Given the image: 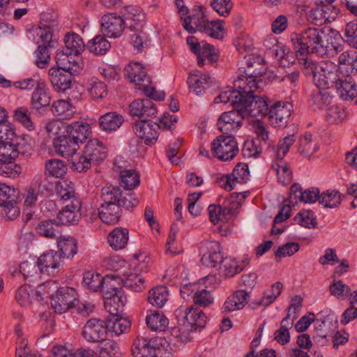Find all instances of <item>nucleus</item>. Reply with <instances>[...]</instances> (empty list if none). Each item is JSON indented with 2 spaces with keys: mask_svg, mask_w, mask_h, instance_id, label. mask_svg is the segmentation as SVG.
Segmentation results:
<instances>
[{
  "mask_svg": "<svg viewBox=\"0 0 357 357\" xmlns=\"http://www.w3.org/2000/svg\"><path fill=\"white\" fill-rule=\"evenodd\" d=\"M293 321H290V315L287 316L282 320L280 327L274 333L275 340L281 345H284L290 341V333L289 330L292 327Z\"/></svg>",
  "mask_w": 357,
  "mask_h": 357,
  "instance_id": "3c124183",
  "label": "nucleus"
},
{
  "mask_svg": "<svg viewBox=\"0 0 357 357\" xmlns=\"http://www.w3.org/2000/svg\"><path fill=\"white\" fill-rule=\"evenodd\" d=\"M121 185L126 190H132L139 184V176L134 169H124L120 174Z\"/></svg>",
  "mask_w": 357,
  "mask_h": 357,
  "instance_id": "4d7b16f0",
  "label": "nucleus"
},
{
  "mask_svg": "<svg viewBox=\"0 0 357 357\" xmlns=\"http://www.w3.org/2000/svg\"><path fill=\"white\" fill-rule=\"evenodd\" d=\"M56 25V22L53 20L51 24H44L38 29L37 35L43 43L41 45H45L50 48L55 47V45L57 43V37L54 33V31Z\"/></svg>",
  "mask_w": 357,
  "mask_h": 357,
  "instance_id": "e433bc0d",
  "label": "nucleus"
},
{
  "mask_svg": "<svg viewBox=\"0 0 357 357\" xmlns=\"http://www.w3.org/2000/svg\"><path fill=\"white\" fill-rule=\"evenodd\" d=\"M221 274L227 278H230L242 271L239 261L231 257H225L220 266Z\"/></svg>",
  "mask_w": 357,
  "mask_h": 357,
  "instance_id": "5fc2aeb1",
  "label": "nucleus"
},
{
  "mask_svg": "<svg viewBox=\"0 0 357 357\" xmlns=\"http://www.w3.org/2000/svg\"><path fill=\"white\" fill-rule=\"evenodd\" d=\"M118 279V281L122 282L124 287L135 292L142 291L146 288L144 278L140 274L124 273L122 278Z\"/></svg>",
  "mask_w": 357,
  "mask_h": 357,
  "instance_id": "a19ab883",
  "label": "nucleus"
},
{
  "mask_svg": "<svg viewBox=\"0 0 357 357\" xmlns=\"http://www.w3.org/2000/svg\"><path fill=\"white\" fill-rule=\"evenodd\" d=\"M48 75L55 90L65 91L70 88L73 75L55 67L49 70Z\"/></svg>",
  "mask_w": 357,
  "mask_h": 357,
  "instance_id": "393cba45",
  "label": "nucleus"
},
{
  "mask_svg": "<svg viewBox=\"0 0 357 357\" xmlns=\"http://www.w3.org/2000/svg\"><path fill=\"white\" fill-rule=\"evenodd\" d=\"M168 299V291L165 286L156 287L149 292L148 300L152 305L162 307Z\"/></svg>",
  "mask_w": 357,
  "mask_h": 357,
  "instance_id": "603ef678",
  "label": "nucleus"
},
{
  "mask_svg": "<svg viewBox=\"0 0 357 357\" xmlns=\"http://www.w3.org/2000/svg\"><path fill=\"white\" fill-rule=\"evenodd\" d=\"M14 119L28 130L32 131L35 129V125L31 118V112L26 107L17 108L14 112Z\"/></svg>",
  "mask_w": 357,
  "mask_h": 357,
  "instance_id": "e2e57ef3",
  "label": "nucleus"
},
{
  "mask_svg": "<svg viewBox=\"0 0 357 357\" xmlns=\"http://www.w3.org/2000/svg\"><path fill=\"white\" fill-rule=\"evenodd\" d=\"M129 231L126 228L116 227L112 230L107 236V242L114 250L123 249L128 241Z\"/></svg>",
  "mask_w": 357,
  "mask_h": 357,
  "instance_id": "7c9ffc66",
  "label": "nucleus"
},
{
  "mask_svg": "<svg viewBox=\"0 0 357 357\" xmlns=\"http://www.w3.org/2000/svg\"><path fill=\"white\" fill-rule=\"evenodd\" d=\"M326 89L317 86L310 95V100L319 109H322L331 102V97Z\"/></svg>",
  "mask_w": 357,
  "mask_h": 357,
  "instance_id": "bf43d9fd",
  "label": "nucleus"
},
{
  "mask_svg": "<svg viewBox=\"0 0 357 357\" xmlns=\"http://www.w3.org/2000/svg\"><path fill=\"white\" fill-rule=\"evenodd\" d=\"M333 86L343 100H352L357 96V85L347 68V71L340 73V79Z\"/></svg>",
  "mask_w": 357,
  "mask_h": 357,
  "instance_id": "4468645a",
  "label": "nucleus"
},
{
  "mask_svg": "<svg viewBox=\"0 0 357 357\" xmlns=\"http://www.w3.org/2000/svg\"><path fill=\"white\" fill-rule=\"evenodd\" d=\"M118 280L116 277L112 286H109L103 291L104 306L109 314H119L122 312L127 301L124 291L116 286Z\"/></svg>",
  "mask_w": 357,
  "mask_h": 357,
  "instance_id": "0eeeda50",
  "label": "nucleus"
},
{
  "mask_svg": "<svg viewBox=\"0 0 357 357\" xmlns=\"http://www.w3.org/2000/svg\"><path fill=\"white\" fill-rule=\"evenodd\" d=\"M105 323L107 332L109 331L115 335H119L128 331L131 325L128 319L119 317V314H110Z\"/></svg>",
  "mask_w": 357,
  "mask_h": 357,
  "instance_id": "72a5a7b5",
  "label": "nucleus"
},
{
  "mask_svg": "<svg viewBox=\"0 0 357 357\" xmlns=\"http://www.w3.org/2000/svg\"><path fill=\"white\" fill-rule=\"evenodd\" d=\"M318 150V143L310 132H305L299 137L298 151L303 157L310 159Z\"/></svg>",
  "mask_w": 357,
  "mask_h": 357,
  "instance_id": "c756f323",
  "label": "nucleus"
},
{
  "mask_svg": "<svg viewBox=\"0 0 357 357\" xmlns=\"http://www.w3.org/2000/svg\"><path fill=\"white\" fill-rule=\"evenodd\" d=\"M66 134L77 144L84 143L91 133L89 125L83 121H75L66 127Z\"/></svg>",
  "mask_w": 357,
  "mask_h": 357,
  "instance_id": "412c9836",
  "label": "nucleus"
},
{
  "mask_svg": "<svg viewBox=\"0 0 357 357\" xmlns=\"http://www.w3.org/2000/svg\"><path fill=\"white\" fill-rule=\"evenodd\" d=\"M158 113L157 108L149 98L137 99L130 105V114L133 116L144 117L145 119L155 117Z\"/></svg>",
  "mask_w": 357,
  "mask_h": 357,
  "instance_id": "6ab92c4d",
  "label": "nucleus"
},
{
  "mask_svg": "<svg viewBox=\"0 0 357 357\" xmlns=\"http://www.w3.org/2000/svg\"><path fill=\"white\" fill-rule=\"evenodd\" d=\"M192 12L191 15L181 16L183 27L190 33H195L196 30L202 32L208 20L201 8H195Z\"/></svg>",
  "mask_w": 357,
  "mask_h": 357,
  "instance_id": "f3484780",
  "label": "nucleus"
},
{
  "mask_svg": "<svg viewBox=\"0 0 357 357\" xmlns=\"http://www.w3.org/2000/svg\"><path fill=\"white\" fill-rule=\"evenodd\" d=\"M52 112L59 119H70L75 114V107L68 100H58L52 103Z\"/></svg>",
  "mask_w": 357,
  "mask_h": 357,
  "instance_id": "37998d69",
  "label": "nucleus"
},
{
  "mask_svg": "<svg viewBox=\"0 0 357 357\" xmlns=\"http://www.w3.org/2000/svg\"><path fill=\"white\" fill-rule=\"evenodd\" d=\"M246 93L241 89H229L215 98L214 103L230 102L233 108H239L244 117H265L268 110L266 99Z\"/></svg>",
  "mask_w": 357,
  "mask_h": 357,
  "instance_id": "f257e3e1",
  "label": "nucleus"
},
{
  "mask_svg": "<svg viewBox=\"0 0 357 357\" xmlns=\"http://www.w3.org/2000/svg\"><path fill=\"white\" fill-rule=\"evenodd\" d=\"M56 194L64 201H71L74 198H79L75 196L74 185L69 180L58 181L56 184Z\"/></svg>",
  "mask_w": 357,
  "mask_h": 357,
  "instance_id": "6e6d98bb",
  "label": "nucleus"
},
{
  "mask_svg": "<svg viewBox=\"0 0 357 357\" xmlns=\"http://www.w3.org/2000/svg\"><path fill=\"white\" fill-rule=\"evenodd\" d=\"M240 74L234 81L236 89H241L246 93H255L258 89V78L266 73V67L259 61L250 59L247 61V66L240 68Z\"/></svg>",
  "mask_w": 357,
  "mask_h": 357,
  "instance_id": "20e7f679",
  "label": "nucleus"
},
{
  "mask_svg": "<svg viewBox=\"0 0 357 357\" xmlns=\"http://www.w3.org/2000/svg\"><path fill=\"white\" fill-rule=\"evenodd\" d=\"M77 303V294L73 287H63L59 289L55 295L51 296V305L55 312L62 314L75 306Z\"/></svg>",
  "mask_w": 357,
  "mask_h": 357,
  "instance_id": "6e6552de",
  "label": "nucleus"
},
{
  "mask_svg": "<svg viewBox=\"0 0 357 357\" xmlns=\"http://www.w3.org/2000/svg\"><path fill=\"white\" fill-rule=\"evenodd\" d=\"M92 165H96L92 160L86 155L84 151L82 153L74 155L72 157V167L78 172H85Z\"/></svg>",
  "mask_w": 357,
  "mask_h": 357,
  "instance_id": "052dcab7",
  "label": "nucleus"
},
{
  "mask_svg": "<svg viewBox=\"0 0 357 357\" xmlns=\"http://www.w3.org/2000/svg\"><path fill=\"white\" fill-rule=\"evenodd\" d=\"M67 171V167L63 160L51 159L45 162V173L48 176L56 178L63 177Z\"/></svg>",
  "mask_w": 357,
  "mask_h": 357,
  "instance_id": "8fccbe9b",
  "label": "nucleus"
},
{
  "mask_svg": "<svg viewBox=\"0 0 357 357\" xmlns=\"http://www.w3.org/2000/svg\"><path fill=\"white\" fill-rule=\"evenodd\" d=\"M156 128L157 125H153L148 119H144L135 123L133 131L139 138L144 139L146 145H151L157 141L158 137Z\"/></svg>",
  "mask_w": 357,
  "mask_h": 357,
  "instance_id": "a211bd4d",
  "label": "nucleus"
},
{
  "mask_svg": "<svg viewBox=\"0 0 357 357\" xmlns=\"http://www.w3.org/2000/svg\"><path fill=\"white\" fill-rule=\"evenodd\" d=\"M201 263L207 267L214 268L223 260L221 247L216 241H204L200 248Z\"/></svg>",
  "mask_w": 357,
  "mask_h": 357,
  "instance_id": "f8f14e48",
  "label": "nucleus"
},
{
  "mask_svg": "<svg viewBox=\"0 0 357 357\" xmlns=\"http://www.w3.org/2000/svg\"><path fill=\"white\" fill-rule=\"evenodd\" d=\"M123 19L114 13L104 15L101 18V31L104 36L109 38L119 37L124 29Z\"/></svg>",
  "mask_w": 357,
  "mask_h": 357,
  "instance_id": "2eb2a0df",
  "label": "nucleus"
},
{
  "mask_svg": "<svg viewBox=\"0 0 357 357\" xmlns=\"http://www.w3.org/2000/svg\"><path fill=\"white\" fill-rule=\"evenodd\" d=\"M245 117L239 108L223 112L219 117L217 126L223 134L233 135L242 126Z\"/></svg>",
  "mask_w": 357,
  "mask_h": 357,
  "instance_id": "9d476101",
  "label": "nucleus"
},
{
  "mask_svg": "<svg viewBox=\"0 0 357 357\" xmlns=\"http://www.w3.org/2000/svg\"><path fill=\"white\" fill-rule=\"evenodd\" d=\"M208 211L211 222L216 225L219 222H227L229 219L228 216L231 214L232 209L222 207L220 205L210 204Z\"/></svg>",
  "mask_w": 357,
  "mask_h": 357,
  "instance_id": "de8ad7c7",
  "label": "nucleus"
},
{
  "mask_svg": "<svg viewBox=\"0 0 357 357\" xmlns=\"http://www.w3.org/2000/svg\"><path fill=\"white\" fill-rule=\"evenodd\" d=\"M119 205L102 204L98 212L100 220L107 225H114L119 222L120 218Z\"/></svg>",
  "mask_w": 357,
  "mask_h": 357,
  "instance_id": "4c0bfd02",
  "label": "nucleus"
},
{
  "mask_svg": "<svg viewBox=\"0 0 357 357\" xmlns=\"http://www.w3.org/2000/svg\"><path fill=\"white\" fill-rule=\"evenodd\" d=\"M101 197L103 201L102 204H119L122 199V191L117 186H106L101 190Z\"/></svg>",
  "mask_w": 357,
  "mask_h": 357,
  "instance_id": "09e8293b",
  "label": "nucleus"
},
{
  "mask_svg": "<svg viewBox=\"0 0 357 357\" xmlns=\"http://www.w3.org/2000/svg\"><path fill=\"white\" fill-rule=\"evenodd\" d=\"M83 151L95 165L100 163L107 157V149L98 139L89 140Z\"/></svg>",
  "mask_w": 357,
  "mask_h": 357,
  "instance_id": "bb28decb",
  "label": "nucleus"
},
{
  "mask_svg": "<svg viewBox=\"0 0 357 357\" xmlns=\"http://www.w3.org/2000/svg\"><path fill=\"white\" fill-rule=\"evenodd\" d=\"M31 139L29 137H22L16 135L13 141L10 143L14 147V150L17 152V156L20 154L25 155L29 153L32 149L31 144Z\"/></svg>",
  "mask_w": 357,
  "mask_h": 357,
  "instance_id": "338daca9",
  "label": "nucleus"
},
{
  "mask_svg": "<svg viewBox=\"0 0 357 357\" xmlns=\"http://www.w3.org/2000/svg\"><path fill=\"white\" fill-rule=\"evenodd\" d=\"M305 70V74L313 76V82L316 86L328 89L333 87L340 77V73L347 71L346 67H337L328 60H323L315 63L312 60H304L301 65Z\"/></svg>",
  "mask_w": 357,
  "mask_h": 357,
  "instance_id": "7ed1b4c3",
  "label": "nucleus"
},
{
  "mask_svg": "<svg viewBox=\"0 0 357 357\" xmlns=\"http://www.w3.org/2000/svg\"><path fill=\"white\" fill-rule=\"evenodd\" d=\"M57 247L63 257L72 258L77 252V241L70 236H59L57 238Z\"/></svg>",
  "mask_w": 357,
  "mask_h": 357,
  "instance_id": "c9c22d12",
  "label": "nucleus"
},
{
  "mask_svg": "<svg viewBox=\"0 0 357 357\" xmlns=\"http://www.w3.org/2000/svg\"><path fill=\"white\" fill-rule=\"evenodd\" d=\"M82 207L80 198H74L58 213L59 225L77 224L81 218L79 210Z\"/></svg>",
  "mask_w": 357,
  "mask_h": 357,
  "instance_id": "dca6fc26",
  "label": "nucleus"
},
{
  "mask_svg": "<svg viewBox=\"0 0 357 357\" xmlns=\"http://www.w3.org/2000/svg\"><path fill=\"white\" fill-rule=\"evenodd\" d=\"M116 276L113 275H107L105 277H102L99 273L93 271H87L84 273L82 283L85 287L89 290L96 292L103 291L108 288L109 286L112 287V283L116 282Z\"/></svg>",
  "mask_w": 357,
  "mask_h": 357,
  "instance_id": "ddd939ff",
  "label": "nucleus"
},
{
  "mask_svg": "<svg viewBox=\"0 0 357 357\" xmlns=\"http://www.w3.org/2000/svg\"><path fill=\"white\" fill-rule=\"evenodd\" d=\"M196 56L198 66L203 67L206 63L213 64L216 62L219 58V53L213 45L203 43L200 52Z\"/></svg>",
  "mask_w": 357,
  "mask_h": 357,
  "instance_id": "58836bf2",
  "label": "nucleus"
},
{
  "mask_svg": "<svg viewBox=\"0 0 357 357\" xmlns=\"http://www.w3.org/2000/svg\"><path fill=\"white\" fill-rule=\"evenodd\" d=\"M252 128L256 135L253 141L257 144L262 142L265 145L268 146L270 144L268 127L263 121H257L254 123Z\"/></svg>",
  "mask_w": 357,
  "mask_h": 357,
  "instance_id": "69168bd1",
  "label": "nucleus"
},
{
  "mask_svg": "<svg viewBox=\"0 0 357 357\" xmlns=\"http://www.w3.org/2000/svg\"><path fill=\"white\" fill-rule=\"evenodd\" d=\"M295 141L294 133L288 134L286 137L280 139L275 148V155L276 159H283Z\"/></svg>",
  "mask_w": 357,
  "mask_h": 357,
  "instance_id": "680f3d73",
  "label": "nucleus"
},
{
  "mask_svg": "<svg viewBox=\"0 0 357 357\" xmlns=\"http://www.w3.org/2000/svg\"><path fill=\"white\" fill-rule=\"evenodd\" d=\"M50 101V96L43 82L39 84L37 88H35L31 98V105L33 109L39 110L43 107L48 106Z\"/></svg>",
  "mask_w": 357,
  "mask_h": 357,
  "instance_id": "473e14b6",
  "label": "nucleus"
},
{
  "mask_svg": "<svg viewBox=\"0 0 357 357\" xmlns=\"http://www.w3.org/2000/svg\"><path fill=\"white\" fill-rule=\"evenodd\" d=\"M148 327L153 331H162L168 325L167 318L158 311L150 310L146 317Z\"/></svg>",
  "mask_w": 357,
  "mask_h": 357,
  "instance_id": "c03bdc74",
  "label": "nucleus"
},
{
  "mask_svg": "<svg viewBox=\"0 0 357 357\" xmlns=\"http://www.w3.org/2000/svg\"><path fill=\"white\" fill-rule=\"evenodd\" d=\"M249 298V292L246 290H237L227 298L222 310L224 313H228L241 310L248 303Z\"/></svg>",
  "mask_w": 357,
  "mask_h": 357,
  "instance_id": "5701e85b",
  "label": "nucleus"
},
{
  "mask_svg": "<svg viewBox=\"0 0 357 357\" xmlns=\"http://www.w3.org/2000/svg\"><path fill=\"white\" fill-rule=\"evenodd\" d=\"M342 201L340 194L336 190H328L319 196V203L326 208H335L340 204Z\"/></svg>",
  "mask_w": 357,
  "mask_h": 357,
  "instance_id": "0e129e2a",
  "label": "nucleus"
},
{
  "mask_svg": "<svg viewBox=\"0 0 357 357\" xmlns=\"http://www.w3.org/2000/svg\"><path fill=\"white\" fill-rule=\"evenodd\" d=\"M53 145L56 152L64 158L73 157L79 149V145L68 137L66 134L55 138Z\"/></svg>",
  "mask_w": 357,
  "mask_h": 357,
  "instance_id": "a878e982",
  "label": "nucleus"
},
{
  "mask_svg": "<svg viewBox=\"0 0 357 357\" xmlns=\"http://www.w3.org/2000/svg\"><path fill=\"white\" fill-rule=\"evenodd\" d=\"M292 105L289 102L277 101L268 107L266 116L275 128L285 127L292 114Z\"/></svg>",
  "mask_w": 357,
  "mask_h": 357,
  "instance_id": "1a4fd4ad",
  "label": "nucleus"
},
{
  "mask_svg": "<svg viewBox=\"0 0 357 357\" xmlns=\"http://www.w3.org/2000/svg\"><path fill=\"white\" fill-rule=\"evenodd\" d=\"M295 222L309 229L315 228L317 225V219L313 212L303 211L296 214L294 218Z\"/></svg>",
  "mask_w": 357,
  "mask_h": 357,
  "instance_id": "774afa93",
  "label": "nucleus"
},
{
  "mask_svg": "<svg viewBox=\"0 0 357 357\" xmlns=\"http://www.w3.org/2000/svg\"><path fill=\"white\" fill-rule=\"evenodd\" d=\"M110 47V43L102 35H97L89 40L86 45L89 51L95 55L105 54Z\"/></svg>",
  "mask_w": 357,
  "mask_h": 357,
  "instance_id": "a18cd8bd",
  "label": "nucleus"
},
{
  "mask_svg": "<svg viewBox=\"0 0 357 357\" xmlns=\"http://www.w3.org/2000/svg\"><path fill=\"white\" fill-rule=\"evenodd\" d=\"M202 32L217 39H222L225 36L223 21L220 20L208 21Z\"/></svg>",
  "mask_w": 357,
  "mask_h": 357,
  "instance_id": "13d9d810",
  "label": "nucleus"
},
{
  "mask_svg": "<svg viewBox=\"0 0 357 357\" xmlns=\"http://www.w3.org/2000/svg\"><path fill=\"white\" fill-rule=\"evenodd\" d=\"M36 232L47 238H58L61 233V226L54 220L40 221L36 227Z\"/></svg>",
  "mask_w": 357,
  "mask_h": 357,
  "instance_id": "f704fd0d",
  "label": "nucleus"
},
{
  "mask_svg": "<svg viewBox=\"0 0 357 357\" xmlns=\"http://www.w3.org/2000/svg\"><path fill=\"white\" fill-rule=\"evenodd\" d=\"M123 15L125 24L129 26L130 29L138 31L140 30L145 22V14L137 7L128 6L123 8Z\"/></svg>",
  "mask_w": 357,
  "mask_h": 357,
  "instance_id": "4be33fe9",
  "label": "nucleus"
},
{
  "mask_svg": "<svg viewBox=\"0 0 357 357\" xmlns=\"http://www.w3.org/2000/svg\"><path fill=\"white\" fill-rule=\"evenodd\" d=\"M55 59L57 68L72 75L78 74L82 69L81 63L76 61L74 57L67 52H57Z\"/></svg>",
  "mask_w": 357,
  "mask_h": 357,
  "instance_id": "c85d7f7f",
  "label": "nucleus"
},
{
  "mask_svg": "<svg viewBox=\"0 0 357 357\" xmlns=\"http://www.w3.org/2000/svg\"><path fill=\"white\" fill-rule=\"evenodd\" d=\"M325 36L324 30L318 28H308L300 33L291 34V41L297 52L301 65L303 64L304 60H310L308 56L311 53L320 56L326 54V47L324 44Z\"/></svg>",
  "mask_w": 357,
  "mask_h": 357,
  "instance_id": "f03ea898",
  "label": "nucleus"
},
{
  "mask_svg": "<svg viewBox=\"0 0 357 357\" xmlns=\"http://www.w3.org/2000/svg\"><path fill=\"white\" fill-rule=\"evenodd\" d=\"M124 70L130 81L136 84H140L147 74L144 68L138 62H130Z\"/></svg>",
  "mask_w": 357,
  "mask_h": 357,
  "instance_id": "49530a36",
  "label": "nucleus"
},
{
  "mask_svg": "<svg viewBox=\"0 0 357 357\" xmlns=\"http://www.w3.org/2000/svg\"><path fill=\"white\" fill-rule=\"evenodd\" d=\"M68 54L77 55L84 50V44L82 38L77 33H67L64 38Z\"/></svg>",
  "mask_w": 357,
  "mask_h": 357,
  "instance_id": "864d4df0",
  "label": "nucleus"
},
{
  "mask_svg": "<svg viewBox=\"0 0 357 357\" xmlns=\"http://www.w3.org/2000/svg\"><path fill=\"white\" fill-rule=\"evenodd\" d=\"M19 194L18 190L0 183V206L3 207L1 213L8 220H13L20 215L17 202Z\"/></svg>",
  "mask_w": 357,
  "mask_h": 357,
  "instance_id": "39448f33",
  "label": "nucleus"
},
{
  "mask_svg": "<svg viewBox=\"0 0 357 357\" xmlns=\"http://www.w3.org/2000/svg\"><path fill=\"white\" fill-rule=\"evenodd\" d=\"M188 84L196 95H202L209 86L211 77L206 75L190 74Z\"/></svg>",
  "mask_w": 357,
  "mask_h": 357,
  "instance_id": "ea45409f",
  "label": "nucleus"
},
{
  "mask_svg": "<svg viewBox=\"0 0 357 357\" xmlns=\"http://www.w3.org/2000/svg\"><path fill=\"white\" fill-rule=\"evenodd\" d=\"M107 328L105 320L92 318L82 327V335L86 341L91 343L101 342L106 340Z\"/></svg>",
  "mask_w": 357,
  "mask_h": 357,
  "instance_id": "9b49d317",
  "label": "nucleus"
},
{
  "mask_svg": "<svg viewBox=\"0 0 357 357\" xmlns=\"http://www.w3.org/2000/svg\"><path fill=\"white\" fill-rule=\"evenodd\" d=\"M123 122V115L116 112H109L99 117L98 123L102 131L106 133H112L116 131Z\"/></svg>",
  "mask_w": 357,
  "mask_h": 357,
  "instance_id": "b1692460",
  "label": "nucleus"
},
{
  "mask_svg": "<svg viewBox=\"0 0 357 357\" xmlns=\"http://www.w3.org/2000/svg\"><path fill=\"white\" fill-rule=\"evenodd\" d=\"M211 151L221 161L232 160L238 153V147L233 135H221L211 143Z\"/></svg>",
  "mask_w": 357,
  "mask_h": 357,
  "instance_id": "423d86ee",
  "label": "nucleus"
},
{
  "mask_svg": "<svg viewBox=\"0 0 357 357\" xmlns=\"http://www.w3.org/2000/svg\"><path fill=\"white\" fill-rule=\"evenodd\" d=\"M178 312H183V310L179 309ZM183 313L185 320L191 327L202 328L205 326L207 317L199 308L193 307L185 308Z\"/></svg>",
  "mask_w": 357,
  "mask_h": 357,
  "instance_id": "2f4dec72",
  "label": "nucleus"
},
{
  "mask_svg": "<svg viewBox=\"0 0 357 357\" xmlns=\"http://www.w3.org/2000/svg\"><path fill=\"white\" fill-rule=\"evenodd\" d=\"M37 264L42 273L54 275L57 272L56 270L61 265V255L55 251L50 250L38 258Z\"/></svg>",
  "mask_w": 357,
  "mask_h": 357,
  "instance_id": "aec40b11",
  "label": "nucleus"
},
{
  "mask_svg": "<svg viewBox=\"0 0 357 357\" xmlns=\"http://www.w3.org/2000/svg\"><path fill=\"white\" fill-rule=\"evenodd\" d=\"M156 344L155 340L137 337L132 346V355L133 357H154Z\"/></svg>",
  "mask_w": 357,
  "mask_h": 357,
  "instance_id": "cd10ccee",
  "label": "nucleus"
},
{
  "mask_svg": "<svg viewBox=\"0 0 357 357\" xmlns=\"http://www.w3.org/2000/svg\"><path fill=\"white\" fill-rule=\"evenodd\" d=\"M271 169L277 174L278 181L283 185H287L291 182L292 172L283 159H277L273 163Z\"/></svg>",
  "mask_w": 357,
  "mask_h": 357,
  "instance_id": "79ce46f5",
  "label": "nucleus"
}]
</instances>
